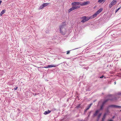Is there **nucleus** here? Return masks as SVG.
Returning a JSON list of instances; mask_svg holds the SVG:
<instances>
[{
    "instance_id": "obj_1",
    "label": "nucleus",
    "mask_w": 121,
    "mask_h": 121,
    "mask_svg": "<svg viewBox=\"0 0 121 121\" xmlns=\"http://www.w3.org/2000/svg\"><path fill=\"white\" fill-rule=\"evenodd\" d=\"M113 96L112 95H108L107 96V98H108V99H106L105 100L103 103L102 104V105L101 106L100 109L97 110L96 112L94 114V116H95L99 112V110H100L102 109H103V107L104 104L107 102L109 100H110L111 101V100L110 99H113Z\"/></svg>"
},
{
    "instance_id": "obj_2",
    "label": "nucleus",
    "mask_w": 121,
    "mask_h": 121,
    "mask_svg": "<svg viewBox=\"0 0 121 121\" xmlns=\"http://www.w3.org/2000/svg\"><path fill=\"white\" fill-rule=\"evenodd\" d=\"M65 25V22H63L59 27L60 32L63 35H65L67 32L66 29L64 28Z\"/></svg>"
},
{
    "instance_id": "obj_3",
    "label": "nucleus",
    "mask_w": 121,
    "mask_h": 121,
    "mask_svg": "<svg viewBox=\"0 0 121 121\" xmlns=\"http://www.w3.org/2000/svg\"><path fill=\"white\" fill-rule=\"evenodd\" d=\"M90 2L88 1L84 2L82 3L81 2H72V5L73 4L74 5H79L81 6H83L88 4Z\"/></svg>"
},
{
    "instance_id": "obj_4",
    "label": "nucleus",
    "mask_w": 121,
    "mask_h": 121,
    "mask_svg": "<svg viewBox=\"0 0 121 121\" xmlns=\"http://www.w3.org/2000/svg\"><path fill=\"white\" fill-rule=\"evenodd\" d=\"M72 3H71V5L72 6V7L69 9L68 10V12L69 13H70L71 11L73 10L78 9L80 7V6H79V5H74L73 4L72 5Z\"/></svg>"
},
{
    "instance_id": "obj_5",
    "label": "nucleus",
    "mask_w": 121,
    "mask_h": 121,
    "mask_svg": "<svg viewBox=\"0 0 121 121\" xmlns=\"http://www.w3.org/2000/svg\"><path fill=\"white\" fill-rule=\"evenodd\" d=\"M103 9L102 8H101L99 9L93 16H91V18H94L96 17L97 15L101 13Z\"/></svg>"
},
{
    "instance_id": "obj_6",
    "label": "nucleus",
    "mask_w": 121,
    "mask_h": 121,
    "mask_svg": "<svg viewBox=\"0 0 121 121\" xmlns=\"http://www.w3.org/2000/svg\"><path fill=\"white\" fill-rule=\"evenodd\" d=\"M91 18V17H87L86 16H83L81 18V19H82L81 22H82L84 23L88 21Z\"/></svg>"
},
{
    "instance_id": "obj_7",
    "label": "nucleus",
    "mask_w": 121,
    "mask_h": 121,
    "mask_svg": "<svg viewBox=\"0 0 121 121\" xmlns=\"http://www.w3.org/2000/svg\"><path fill=\"white\" fill-rule=\"evenodd\" d=\"M49 3H46L43 4L42 5H41L39 8V10L42 9L43 8L45 7L48 5Z\"/></svg>"
},
{
    "instance_id": "obj_8",
    "label": "nucleus",
    "mask_w": 121,
    "mask_h": 121,
    "mask_svg": "<svg viewBox=\"0 0 121 121\" xmlns=\"http://www.w3.org/2000/svg\"><path fill=\"white\" fill-rule=\"evenodd\" d=\"M117 3V1L115 0H113L112 1L109 5V6L111 8L115 4Z\"/></svg>"
},
{
    "instance_id": "obj_9",
    "label": "nucleus",
    "mask_w": 121,
    "mask_h": 121,
    "mask_svg": "<svg viewBox=\"0 0 121 121\" xmlns=\"http://www.w3.org/2000/svg\"><path fill=\"white\" fill-rule=\"evenodd\" d=\"M112 107L116 108H121V106H118L116 105H109L108 106V108Z\"/></svg>"
},
{
    "instance_id": "obj_10",
    "label": "nucleus",
    "mask_w": 121,
    "mask_h": 121,
    "mask_svg": "<svg viewBox=\"0 0 121 121\" xmlns=\"http://www.w3.org/2000/svg\"><path fill=\"white\" fill-rule=\"evenodd\" d=\"M59 65H48V68H51L53 67H56V66H57Z\"/></svg>"
},
{
    "instance_id": "obj_11",
    "label": "nucleus",
    "mask_w": 121,
    "mask_h": 121,
    "mask_svg": "<svg viewBox=\"0 0 121 121\" xmlns=\"http://www.w3.org/2000/svg\"><path fill=\"white\" fill-rule=\"evenodd\" d=\"M118 98L117 97H114L113 96V99H110L111 100V101H116L117 99H118Z\"/></svg>"
},
{
    "instance_id": "obj_12",
    "label": "nucleus",
    "mask_w": 121,
    "mask_h": 121,
    "mask_svg": "<svg viewBox=\"0 0 121 121\" xmlns=\"http://www.w3.org/2000/svg\"><path fill=\"white\" fill-rule=\"evenodd\" d=\"M6 10L5 9L3 10L0 13V15L1 16H2L4 13H5Z\"/></svg>"
},
{
    "instance_id": "obj_13",
    "label": "nucleus",
    "mask_w": 121,
    "mask_h": 121,
    "mask_svg": "<svg viewBox=\"0 0 121 121\" xmlns=\"http://www.w3.org/2000/svg\"><path fill=\"white\" fill-rule=\"evenodd\" d=\"M91 107V104H89L88 106L86 108L85 110V112H86L87 110L89 109L90 108V107Z\"/></svg>"
},
{
    "instance_id": "obj_14",
    "label": "nucleus",
    "mask_w": 121,
    "mask_h": 121,
    "mask_svg": "<svg viewBox=\"0 0 121 121\" xmlns=\"http://www.w3.org/2000/svg\"><path fill=\"white\" fill-rule=\"evenodd\" d=\"M51 112V111L48 110V111H46L45 112H44V114L45 115H47L50 113Z\"/></svg>"
},
{
    "instance_id": "obj_15",
    "label": "nucleus",
    "mask_w": 121,
    "mask_h": 121,
    "mask_svg": "<svg viewBox=\"0 0 121 121\" xmlns=\"http://www.w3.org/2000/svg\"><path fill=\"white\" fill-rule=\"evenodd\" d=\"M105 0H99L98 1V2L99 3H101L102 2H104Z\"/></svg>"
},
{
    "instance_id": "obj_16",
    "label": "nucleus",
    "mask_w": 121,
    "mask_h": 121,
    "mask_svg": "<svg viewBox=\"0 0 121 121\" xmlns=\"http://www.w3.org/2000/svg\"><path fill=\"white\" fill-rule=\"evenodd\" d=\"M106 115V113H105L104 114V115L103 117V118H102V121H104V119H105V117Z\"/></svg>"
},
{
    "instance_id": "obj_17",
    "label": "nucleus",
    "mask_w": 121,
    "mask_h": 121,
    "mask_svg": "<svg viewBox=\"0 0 121 121\" xmlns=\"http://www.w3.org/2000/svg\"><path fill=\"white\" fill-rule=\"evenodd\" d=\"M79 64L81 66H84V64H82L81 62Z\"/></svg>"
},
{
    "instance_id": "obj_18",
    "label": "nucleus",
    "mask_w": 121,
    "mask_h": 121,
    "mask_svg": "<svg viewBox=\"0 0 121 121\" xmlns=\"http://www.w3.org/2000/svg\"><path fill=\"white\" fill-rule=\"evenodd\" d=\"M101 115V113H100L98 116V118L99 119Z\"/></svg>"
},
{
    "instance_id": "obj_19",
    "label": "nucleus",
    "mask_w": 121,
    "mask_h": 121,
    "mask_svg": "<svg viewBox=\"0 0 121 121\" xmlns=\"http://www.w3.org/2000/svg\"><path fill=\"white\" fill-rule=\"evenodd\" d=\"M71 50H70V51H67V53H66V54H69L70 52V51H71Z\"/></svg>"
},
{
    "instance_id": "obj_20",
    "label": "nucleus",
    "mask_w": 121,
    "mask_h": 121,
    "mask_svg": "<svg viewBox=\"0 0 121 121\" xmlns=\"http://www.w3.org/2000/svg\"><path fill=\"white\" fill-rule=\"evenodd\" d=\"M121 8L120 7L118 8L116 10V13Z\"/></svg>"
},
{
    "instance_id": "obj_21",
    "label": "nucleus",
    "mask_w": 121,
    "mask_h": 121,
    "mask_svg": "<svg viewBox=\"0 0 121 121\" xmlns=\"http://www.w3.org/2000/svg\"><path fill=\"white\" fill-rule=\"evenodd\" d=\"M18 88V87L16 86L14 88V90H16Z\"/></svg>"
},
{
    "instance_id": "obj_22",
    "label": "nucleus",
    "mask_w": 121,
    "mask_h": 121,
    "mask_svg": "<svg viewBox=\"0 0 121 121\" xmlns=\"http://www.w3.org/2000/svg\"><path fill=\"white\" fill-rule=\"evenodd\" d=\"M48 66H46L45 67H44V68H48Z\"/></svg>"
},
{
    "instance_id": "obj_23",
    "label": "nucleus",
    "mask_w": 121,
    "mask_h": 121,
    "mask_svg": "<svg viewBox=\"0 0 121 121\" xmlns=\"http://www.w3.org/2000/svg\"><path fill=\"white\" fill-rule=\"evenodd\" d=\"M104 76H102L100 77V78H102L103 77H104Z\"/></svg>"
},
{
    "instance_id": "obj_24",
    "label": "nucleus",
    "mask_w": 121,
    "mask_h": 121,
    "mask_svg": "<svg viewBox=\"0 0 121 121\" xmlns=\"http://www.w3.org/2000/svg\"><path fill=\"white\" fill-rule=\"evenodd\" d=\"M91 113V112H89V115L88 116V117H89L90 116V113Z\"/></svg>"
},
{
    "instance_id": "obj_25",
    "label": "nucleus",
    "mask_w": 121,
    "mask_h": 121,
    "mask_svg": "<svg viewBox=\"0 0 121 121\" xmlns=\"http://www.w3.org/2000/svg\"><path fill=\"white\" fill-rule=\"evenodd\" d=\"M2 2L1 0H0V5L1 4V3Z\"/></svg>"
},
{
    "instance_id": "obj_26",
    "label": "nucleus",
    "mask_w": 121,
    "mask_h": 121,
    "mask_svg": "<svg viewBox=\"0 0 121 121\" xmlns=\"http://www.w3.org/2000/svg\"><path fill=\"white\" fill-rule=\"evenodd\" d=\"M75 48V49H73V50H74L76 49H78V48Z\"/></svg>"
},
{
    "instance_id": "obj_27",
    "label": "nucleus",
    "mask_w": 121,
    "mask_h": 121,
    "mask_svg": "<svg viewBox=\"0 0 121 121\" xmlns=\"http://www.w3.org/2000/svg\"><path fill=\"white\" fill-rule=\"evenodd\" d=\"M108 121H113V120H110Z\"/></svg>"
},
{
    "instance_id": "obj_28",
    "label": "nucleus",
    "mask_w": 121,
    "mask_h": 121,
    "mask_svg": "<svg viewBox=\"0 0 121 121\" xmlns=\"http://www.w3.org/2000/svg\"><path fill=\"white\" fill-rule=\"evenodd\" d=\"M120 111H121V110H120Z\"/></svg>"
}]
</instances>
